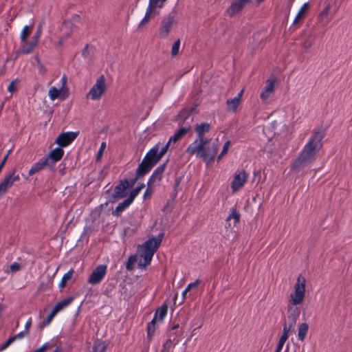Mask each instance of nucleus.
<instances>
[{
	"mask_svg": "<svg viewBox=\"0 0 352 352\" xmlns=\"http://www.w3.org/2000/svg\"><path fill=\"white\" fill-rule=\"evenodd\" d=\"M164 234L161 233L157 238L153 237L138 248V254L129 258L126 265L128 270H132L133 265L137 263L140 267H145L151 263L154 254L160 247Z\"/></svg>",
	"mask_w": 352,
	"mask_h": 352,
	"instance_id": "nucleus-1",
	"label": "nucleus"
},
{
	"mask_svg": "<svg viewBox=\"0 0 352 352\" xmlns=\"http://www.w3.org/2000/svg\"><path fill=\"white\" fill-rule=\"evenodd\" d=\"M324 135V131L322 130H318L314 133L299 157L293 163L294 168H298L315 160L316 153L322 148V140Z\"/></svg>",
	"mask_w": 352,
	"mask_h": 352,
	"instance_id": "nucleus-2",
	"label": "nucleus"
},
{
	"mask_svg": "<svg viewBox=\"0 0 352 352\" xmlns=\"http://www.w3.org/2000/svg\"><path fill=\"white\" fill-rule=\"evenodd\" d=\"M168 150H164V146H163L160 151V144H157L149 151L142 162L140 164L137 170L138 176L142 177L147 173L160 161Z\"/></svg>",
	"mask_w": 352,
	"mask_h": 352,
	"instance_id": "nucleus-3",
	"label": "nucleus"
},
{
	"mask_svg": "<svg viewBox=\"0 0 352 352\" xmlns=\"http://www.w3.org/2000/svg\"><path fill=\"white\" fill-rule=\"evenodd\" d=\"M306 283V278L303 276L299 275L297 277L294 289L289 296L287 307H298L302 304L305 297Z\"/></svg>",
	"mask_w": 352,
	"mask_h": 352,
	"instance_id": "nucleus-4",
	"label": "nucleus"
},
{
	"mask_svg": "<svg viewBox=\"0 0 352 352\" xmlns=\"http://www.w3.org/2000/svg\"><path fill=\"white\" fill-rule=\"evenodd\" d=\"M177 24V20L175 16L168 15L164 17L161 23L159 29V36L162 38H167L172 29Z\"/></svg>",
	"mask_w": 352,
	"mask_h": 352,
	"instance_id": "nucleus-5",
	"label": "nucleus"
},
{
	"mask_svg": "<svg viewBox=\"0 0 352 352\" xmlns=\"http://www.w3.org/2000/svg\"><path fill=\"white\" fill-rule=\"evenodd\" d=\"M105 78L102 75L96 81V84L91 87L89 92L87 94L86 98L95 100L100 98L101 96L107 90Z\"/></svg>",
	"mask_w": 352,
	"mask_h": 352,
	"instance_id": "nucleus-6",
	"label": "nucleus"
},
{
	"mask_svg": "<svg viewBox=\"0 0 352 352\" xmlns=\"http://www.w3.org/2000/svg\"><path fill=\"white\" fill-rule=\"evenodd\" d=\"M191 131L192 128L190 126L180 127L175 131L174 135L170 138L168 142L164 146V150L175 148L177 143Z\"/></svg>",
	"mask_w": 352,
	"mask_h": 352,
	"instance_id": "nucleus-7",
	"label": "nucleus"
},
{
	"mask_svg": "<svg viewBox=\"0 0 352 352\" xmlns=\"http://www.w3.org/2000/svg\"><path fill=\"white\" fill-rule=\"evenodd\" d=\"M209 143L208 139L197 138L192 143H191L186 149V153L193 155H195L197 157L201 158V155L204 153L205 146Z\"/></svg>",
	"mask_w": 352,
	"mask_h": 352,
	"instance_id": "nucleus-8",
	"label": "nucleus"
},
{
	"mask_svg": "<svg viewBox=\"0 0 352 352\" xmlns=\"http://www.w3.org/2000/svg\"><path fill=\"white\" fill-rule=\"evenodd\" d=\"M248 179V174L244 170H237L233 176V180L231 182V189L232 193H236L241 190L246 184Z\"/></svg>",
	"mask_w": 352,
	"mask_h": 352,
	"instance_id": "nucleus-9",
	"label": "nucleus"
},
{
	"mask_svg": "<svg viewBox=\"0 0 352 352\" xmlns=\"http://www.w3.org/2000/svg\"><path fill=\"white\" fill-rule=\"evenodd\" d=\"M74 300V297L69 296L65 298L63 300L58 302L53 308L50 314L47 316L46 319H45L43 322L40 324V327L43 328L45 325H47L50 323L52 318L55 316V315L62 310L63 308L69 305Z\"/></svg>",
	"mask_w": 352,
	"mask_h": 352,
	"instance_id": "nucleus-10",
	"label": "nucleus"
},
{
	"mask_svg": "<svg viewBox=\"0 0 352 352\" xmlns=\"http://www.w3.org/2000/svg\"><path fill=\"white\" fill-rule=\"evenodd\" d=\"M299 315L300 309L298 307L291 306V307H287V318L285 321L283 330L294 329Z\"/></svg>",
	"mask_w": 352,
	"mask_h": 352,
	"instance_id": "nucleus-11",
	"label": "nucleus"
},
{
	"mask_svg": "<svg viewBox=\"0 0 352 352\" xmlns=\"http://www.w3.org/2000/svg\"><path fill=\"white\" fill-rule=\"evenodd\" d=\"M137 179L132 180L131 182L127 179L121 180L120 184L115 187L114 194L113 197L115 199H122L126 196V190L132 187L136 182Z\"/></svg>",
	"mask_w": 352,
	"mask_h": 352,
	"instance_id": "nucleus-12",
	"label": "nucleus"
},
{
	"mask_svg": "<svg viewBox=\"0 0 352 352\" xmlns=\"http://www.w3.org/2000/svg\"><path fill=\"white\" fill-rule=\"evenodd\" d=\"M107 267L105 265H100L92 272L89 277L88 283L91 285L100 283L107 273Z\"/></svg>",
	"mask_w": 352,
	"mask_h": 352,
	"instance_id": "nucleus-13",
	"label": "nucleus"
},
{
	"mask_svg": "<svg viewBox=\"0 0 352 352\" xmlns=\"http://www.w3.org/2000/svg\"><path fill=\"white\" fill-rule=\"evenodd\" d=\"M167 311L168 305L166 304H163L160 307L157 308L156 309L153 319L148 324V330H151V329L156 328V324L163 321L164 318L167 314Z\"/></svg>",
	"mask_w": 352,
	"mask_h": 352,
	"instance_id": "nucleus-14",
	"label": "nucleus"
},
{
	"mask_svg": "<svg viewBox=\"0 0 352 352\" xmlns=\"http://www.w3.org/2000/svg\"><path fill=\"white\" fill-rule=\"evenodd\" d=\"M78 133L66 132L61 133L56 138L55 142L61 147H65L70 144L77 137Z\"/></svg>",
	"mask_w": 352,
	"mask_h": 352,
	"instance_id": "nucleus-15",
	"label": "nucleus"
},
{
	"mask_svg": "<svg viewBox=\"0 0 352 352\" xmlns=\"http://www.w3.org/2000/svg\"><path fill=\"white\" fill-rule=\"evenodd\" d=\"M276 79L274 78L267 79L265 85L260 94V98L263 102H266L267 99L274 93Z\"/></svg>",
	"mask_w": 352,
	"mask_h": 352,
	"instance_id": "nucleus-16",
	"label": "nucleus"
},
{
	"mask_svg": "<svg viewBox=\"0 0 352 352\" xmlns=\"http://www.w3.org/2000/svg\"><path fill=\"white\" fill-rule=\"evenodd\" d=\"M19 179V175H15V170L8 175L3 181L0 184V197L4 194L9 186H12L13 183Z\"/></svg>",
	"mask_w": 352,
	"mask_h": 352,
	"instance_id": "nucleus-17",
	"label": "nucleus"
},
{
	"mask_svg": "<svg viewBox=\"0 0 352 352\" xmlns=\"http://www.w3.org/2000/svg\"><path fill=\"white\" fill-rule=\"evenodd\" d=\"M218 148L219 145L216 143L212 144H208L205 146L204 153L201 155V158L208 162L213 161L217 155Z\"/></svg>",
	"mask_w": 352,
	"mask_h": 352,
	"instance_id": "nucleus-18",
	"label": "nucleus"
},
{
	"mask_svg": "<svg viewBox=\"0 0 352 352\" xmlns=\"http://www.w3.org/2000/svg\"><path fill=\"white\" fill-rule=\"evenodd\" d=\"M248 2V0H239L233 2L227 9V14L231 17L236 15L243 9Z\"/></svg>",
	"mask_w": 352,
	"mask_h": 352,
	"instance_id": "nucleus-19",
	"label": "nucleus"
},
{
	"mask_svg": "<svg viewBox=\"0 0 352 352\" xmlns=\"http://www.w3.org/2000/svg\"><path fill=\"white\" fill-rule=\"evenodd\" d=\"M166 164H164L160 166L153 173L148 182V186H153L157 183H159L162 177V174L165 170Z\"/></svg>",
	"mask_w": 352,
	"mask_h": 352,
	"instance_id": "nucleus-20",
	"label": "nucleus"
},
{
	"mask_svg": "<svg viewBox=\"0 0 352 352\" xmlns=\"http://www.w3.org/2000/svg\"><path fill=\"white\" fill-rule=\"evenodd\" d=\"M331 10V5L328 4L326 7L319 13L318 16V22L322 26H326L331 21V16L329 12Z\"/></svg>",
	"mask_w": 352,
	"mask_h": 352,
	"instance_id": "nucleus-21",
	"label": "nucleus"
},
{
	"mask_svg": "<svg viewBox=\"0 0 352 352\" xmlns=\"http://www.w3.org/2000/svg\"><path fill=\"white\" fill-rule=\"evenodd\" d=\"M210 129V124L208 123H201L196 125L195 130L197 133V138L206 139L204 134L208 133Z\"/></svg>",
	"mask_w": 352,
	"mask_h": 352,
	"instance_id": "nucleus-22",
	"label": "nucleus"
},
{
	"mask_svg": "<svg viewBox=\"0 0 352 352\" xmlns=\"http://www.w3.org/2000/svg\"><path fill=\"white\" fill-rule=\"evenodd\" d=\"M309 8V4L308 3H305L303 4V6L300 8V10L298 11L297 15L296 16L294 21V25H297L301 20H302L306 14L308 12Z\"/></svg>",
	"mask_w": 352,
	"mask_h": 352,
	"instance_id": "nucleus-23",
	"label": "nucleus"
},
{
	"mask_svg": "<svg viewBox=\"0 0 352 352\" xmlns=\"http://www.w3.org/2000/svg\"><path fill=\"white\" fill-rule=\"evenodd\" d=\"M38 45L36 41H34L33 39L30 42H24V44L20 48L19 52L21 54H28L30 53Z\"/></svg>",
	"mask_w": 352,
	"mask_h": 352,
	"instance_id": "nucleus-24",
	"label": "nucleus"
},
{
	"mask_svg": "<svg viewBox=\"0 0 352 352\" xmlns=\"http://www.w3.org/2000/svg\"><path fill=\"white\" fill-rule=\"evenodd\" d=\"M47 162L48 158H45L41 162L36 163L29 170V176L35 174L36 173L38 172L39 170L45 168L47 165Z\"/></svg>",
	"mask_w": 352,
	"mask_h": 352,
	"instance_id": "nucleus-25",
	"label": "nucleus"
},
{
	"mask_svg": "<svg viewBox=\"0 0 352 352\" xmlns=\"http://www.w3.org/2000/svg\"><path fill=\"white\" fill-rule=\"evenodd\" d=\"M131 204L132 201H131V200H129V199H126V200L118 204L116 208L113 211V214L117 217L120 216L122 214V212L124 210H126Z\"/></svg>",
	"mask_w": 352,
	"mask_h": 352,
	"instance_id": "nucleus-26",
	"label": "nucleus"
},
{
	"mask_svg": "<svg viewBox=\"0 0 352 352\" xmlns=\"http://www.w3.org/2000/svg\"><path fill=\"white\" fill-rule=\"evenodd\" d=\"M64 155V151L61 148H56L52 150L46 158L51 159L54 162H58L61 160Z\"/></svg>",
	"mask_w": 352,
	"mask_h": 352,
	"instance_id": "nucleus-27",
	"label": "nucleus"
},
{
	"mask_svg": "<svg viewBox=\"0 0 352 352\" xmlns=\"http://www.w3.org/2000/svg\"><path fill=\"white\" fill-rule=\"evenodd\" d=\"M28 331L23 332L21 331L17 335H15L14 336L10 337L9 339H8L0 347V351H3L6 349L7 347H8L14 341L16 340L17 338H22L28 334Z\"/></svg>",
	"mask_w": 352,
	"mask_h": 352,
	"instance_id": "nucleus-28",
	"label": "nucleus"
},
{
	"mask_svg": "<svg viewBox=\"0 0 352 352\" xmlns=\"http://www.w3.org/2000/svg\"><path fill=\"white\" fill-rule=\"evenodd\" d=\"M165 1V0H149L148 9L157 14L158 12L157 9L162 8Z\"/></svg>",
	"mask_w": 352,
	"mask_h": 352,
	"instance_id": "nucleus-29",
	"label": "nucleus"
},
{
	"mask_svg": "<svg viewBox=\"0 0 352 352\" xmlns=\"http://www.w3.org/2000/svg\"><path fill=\"white\" fill-rule=\"evenodd\" d=\"M81 17L78 14H74L72 18L64 22V25L67 28L77 27L81 23Z\"/></svg>",
	"mask_w": 352,
	"mask_h": 352,
	"instance_id": "nucleus-30",
	"label": "nucleus"
},
{
	"mask_svg": "<svg viewBox=\"0 0 352 352\" xmlns=\"http://www.w3.org/2000/svg\"><path fill=\"white\" fill-rule=\"evenodd\" d=\"M107 344L98 338L95 341L92 351L91 352H105Z\"/></svg>",
	"mask_w": 352,
	"mask_h": 352,
	"instance_id": "nucleus-31",
	"label": "nucleus"
},
{
	"mask_svg": "<svg viewBox=\"0 0 352 352\" xmlns=\"http://www.w3.org/2000/svg\"><path fill=\"white\" fill-rule=\"evenodd\" d=\"M156 15H157V13H155L153 11H151L147 8V10H146V14H145L144 19L141 21V22L139 24V28H142V27L145 26L148 23V21L151 19L154 18Z\"/></svg>",
	"mask_w": 352,
	"mask_h": 352,
	"instance_id": "nucleus-32",
	"label": "nucleus"
},
{
	"mask_svg": "<svg viewBox=\"0 0 352 352\" xmlns=\"http://www.w3.org/2000/svg\"><path fill=\"white\" fill-rule=\"evenodd\" d=\"M61 81H62V87H60L61 91H62L61 96L63 98H66L68 97L69 92V89L67 87V77L65 74H64L63 76Z\"/></svg>",
	"mask_w": 352,
	"mask_h": 352,
	"instance_id": "nucleus-33",
	"label": "nucleus"
},
{
	"mask_svg": "<svg viewBox=\"0 0 352 352\" xmlns=\"http://www.w3.org/2000/svg\"><path fill=\"white\" fill-rule=\"evenodd\" d=\"M240 102H241V100H239V98H236V97L228 100H227L228 109L229 111H235L236 110V108L239 106Z\"/></svg>",
	"mask_w": 352,
	"mask_h": 352,
	"instance_id": "nucleus-34",
	"label": "nucleus"
},
{
	"mask_svg": "<svg viewBox=\"0 0 352 352\" xmlns=\"http://www.w3.org/2000/svg\"><path fill=\"white\" fill-rule=\"evenodd\" d=\"M61 93H62L61 88L60 89H58L56 87H52L49 90V96H50L51 100H54L57 98H59L61 100H64L65 98H63L61 96Z\"/></svg>",
	"mask_w": 352,
	"mask_h": 352,
	"instance_id": "nucleus-35",
	"label": "nucleus"
},
{
	"mask_svg": "<svg viewBox=\"0 0 352 352\" xmlns=\"http://www.w3.org/2000/svg\"><path fill=\"white\" fill-rule=\"evenodd\" d=\"M74 272V269H70L62 278V280L60 283V287L61 289L64 288L66 285L67 281L70 280L72 278L73 274Z\"/></svg>",
	"mask_w": 352,
	"mask_h": 352,
	"instance_id": "nucleus-36",
	"label": "nucleus"
},
{
	"mask_svg": "<svg viewBox=\"0 0 352 352\" xmlns=\"http://www.w3.org/2000/svg\"><path fill=\"white\" fill-rule=\"evenodd\" d=\"M240 214L237 211L236 208H232L230 210V214L228 216L227 221H230V219H233L234 220L235 223H237L240 221Z\"/></svg>",
	"mask_w": 352,
	"mask_h": 352,
	"instance_id": "nucleus-37",
	"label": "nucleus"
},
{
	"mask_svg": "<svg viewBox=\"0 0 352 352\" xmlns=\"http://www.w3.org/2000/svg\"><path fill=\"white\" fill-rule=\"evenodd\" d=\"M32 29V26H25L21 34V39L23 42L26 41L28 36L30 35Z\"/></svg>",
	"mask_w": 352,
	"mask_h": 352,
	"instance_id": "nucleus-38",
	"label": "nucleus"
},
{
	"mask_svg": "<svg viewBox=\"0 0 352 352\" xmlns=\"http://www.w3.org/2000/svg\"><path fill=\"white\" fill-rule=\"evenodd\" d=\"M180 47V40L177 39L173 45L171 49V55L173 57L177 56L179 54Z\"/></svg>",
	"mask_w": 352,
	"mask_h": 352,
	"instance_id": "nucleus-39",
	"label": "nucleus"
},
{
	"mask_svg": "<svg viewBox=\"0 0 352 352\" xmlns=\"http://www.w3.org/2000/svg\"><path fill=\"white\" fill-rule=\"evenodd\" d=\"M287 338H288V332L284 331V333L282 334V336L280 338V340L278 342L276 349L281 351V349H282L284 344L285 343L286 340H287Z\"/></svg>",
	"mask_w": 352,
	"mask_h": 352,
	"instance_id": "nucleus-40",
	"label": "nucleus"
},
{
	"mask_svg": "<svg viewBox=\"0 0 352 352\" xmlns=\"http://www.w3.org/2000/svg\"><path fill=\"white\" fill-rule=\"evenodd\" d=\"M230 140H228L223 145V149L221 152V153L219 154V155L218 156V161L221 160L223 157L228 153V149L230 148Z\"/></svg>",
	"mask_w": 352,
	"mask_h": 352,
	"instance_id": "nucleus-41",
	"label": "nucleus"
},
{
	"mask_svg": "<svg viewBox=\"0 0 352 352\" xmlns=\"http://www.w3.org/2000/svg\"><path fill=\"white\" fill-rule=\"evenodd\" d=\"M314 40L311 37H308L304 42L302 43V47L305 50H309L311 47L313 45Z\"/></svg>",
	"mask_w": 352,
	"mask_h": 352,
	"instance_id": "nucleus-42",
	"label": "nucleus"
},
{
	"mask_svg": "<svg viewBox=\"0 0 352 352\" xmlns=\"http://www.w3.org/2000/svg\"><path fill=\"white\" fill-rule=\"evenodd\" d=\"M17 83H18V80L17 79H15V80H12L10 83V85H9V86L8 87V91L10 92H14V91H16V89H17V87H16Z\"/></svg>",
	"mask_w": 352,
	"mask_h": 352,
	"instance_id": "nucleus-43",
	"label": "nucleus"
},
{
	"mask_svg": "<svg viewBox=\"0 0 352 352\" xmlns=\"http://www.w3.org/2000/svg\"><path fill=\"white\" fill-rule=\"evenodd\" d=\"M41 32H42V28L40 25L38 27L36 32L35 33V34L32 37V39H33L34 41H36V43H38V39L41 34Z\"/></svg>",
	"mask_w": 352,
	"mask_h": 352,
	"instance_id": "nucleus-44",
	"label": "nucleus"
},
{
	"mask_svg": "<svg viewBox=\"0 0 352 352\" xmlns=\"http://www.w3.org/2000/svg\"><path fill=\"white\" fill-rule=\"evenodd\" d=\"M139 194V192L137 190L136 188H134L130 193V195L129 197H128V199L129 200H131V201H133L134 199L135 198V197Z\"/></svg>",
	"mask_w": 352,
	"mask_h": 352,
	"instance_id": "nucleus-45",
	"label": "nucleus"
},
{
	"mask_svg": "<svg viewBox=\"0 0 352 352\" xmlns=\"http://www.w3.org/2000/svg\"><path fill=\"white\" fill-rule=\"evenodd\" d=\"M152 193H153V186H148V188L146 189V190L144 193V199L150 198L151 197Z\"/></svg>",
	"mask_w": 352,
	"mask_h": 352,
	"instance_id": "nucleus-46",
	"label": "nucleus"
},
{
	"mask_svg": "<svg viewBox=\"0 0 352 352\" xmlns=\"http://www.w3.org/2000/svg\"><path fill=\"white\" fill-rule=\"evenodd\" d=\"M199 283V280H197L195 282L190 283L186 287V291H190V289L197 287Z\"/></svg>",
	"mask_w": 352,
	"mask_h": 352,
	"instance_id": "nucleus-47",
	"label": "nucleus"
},
{
	"mask_svg": "<svg viewBox=\"0 0 352 352\" xmlns=\"http://www.w3.org/2000/svg\"><path fill=\"white\" fill-rule=\"evenodd\" d=\"M21 268V266L17 263H14L10 266V270L12 272H16L19 271Z\"/></svg>",
	"mask_w": 352,
	"mask_h": 352,
	"instance_id": "nucleus-48",
	"label": "nucleus"
},
{
	"mask_svg": "<svg viewBox=\"0 0 352 352\" xmlns=\"http://www.w3.org/2000/svg\"><path fill=\"white\" fill-rule=\"evenodd\" d=\"M48 348V344H45L44 345H43L42 346L39 347L38 349H37L36 351H34V352H43L45 351Z\"/></svg>",
	"mask_w": 352,
	"mask_h": 352,
	"instance_id": "nucleus-49",
	"label": "nucleus"
},
{
	"mask_svg": "<svg viewBox=\"0 0 352 352\" xmlns=\"http://www.w3.org/2000/svg\"><path fill=\"white\" fill-rule=\"evenodd\" d=\"M48 348V344H45L44 345H43L42 346L39 347L38 349H37L36 351H34V352H43L45 351Z\"/></svg>",
	"mask_w": 352,
	"mask_h": 352,
	"instance_id": "nucleus-50",
	"label": "nucleus"
},
{
	"mask_svg": "<svg viewBox=\"0 0 352 352\" xmlns=\"http://www.w3.org/2000/svg\"><path fill=\"white\" fill-rule=\"evenodd\" d=\"M48 348V344H45L44 345H43L42 346L39 347L38 349H37L36 351H34V352H43L45 351Z\"/></svg>",
	"mask_w": 352,
	"mask_h": 352,
	"instance_id": "nucleus-51",
	"label": "nucleus"
},
{
	"mask_svg": "<svg viewBox=\"0 0 352 352\" xmlns=\"http://www.w3.org/2000/svg\"><path fill=\"white\" fill-rule=\"evenodd\" d=\"M48 348V344H45L44 345H43L42 346L39 347L38 349H37L36 351H34V352H43L45 351Z\"/></svg>",
	"mask_w": 352,
	"mask_h": 352,
	"instance_id": "nucleus-52",
	"label": "nucleus"
},
{
	"mask_svg": "<svg viewBox=\"0 0 352 352\" xmlns=\"http://www.w3.org/2000/svg\"><path fill=\"white\" fill-rule=\"evenodd\" d=\"M306 332L305 331H299L298 333V338L300 340H303L305 338Z\"/></svg>",
	"mask_w": 352,
	"mask_h": 352,
	"instance_id": "nucleus-53",
	"label": "nucleus"
},
{
	"mask_svg": "<svg viewBox=\"0 0 352 352\" xmlns=\"http://www.w3.org/2000/svg\"><path fill=\"white\" fill-rule=\"evenodd\" d=\"M309 328V326L307 323H302L300 326H299V329L298 330H307Z\"/></svg>",
	"mask_w": 352,
	"mask_h": 352,
	"instance_id": "nucleus-54",
	"label": "nucleus"
},
{
	"mask_svg": "<svg viewBox=\"0 0 352 352\" xmlns=\"http://www.w3.org/2000/svg\"><path fill=\"white\" fill-rule=\"evenodd\" d=\"M31 323H32L31 318H29V319L25 322V330H28V329L30 328Z\"/></svg>",
	"mask_w": 352,
	"mask_h": 352,
	"instance_id": "nucleus-55",
	"label": "nucleus"
},
{
	"mask_svg": "<svg viewBox=\"0 0 352 352\" xmlns=\"http://www.w3.org/2000/svg\"><path fill=\"white\" fill-rule=\"evenodd\" d=\"M103 151L102 150H99L98 151V155H97V157H96V162H99L100 161L101 158H102V154H103Z\"/></svg>",
	"mask_w": 352,
	"mask_h": 352,
	"instance_id": "nucleus-56",
	"label": "nucleus"
},
{
	"mask_svg": "<svg viewBox=\"0 0 352 352\" xmlns=\"http://www.w3.org/2000/svg\"><path fill=\"white\" fill-rule=\"evenodd\" d=\"M89 53V49H88V45H86L85 48L84 49L82 52L83 56H87Z\"/></svg>",
	"mask_w": 352,
	"mask_h": 352,
	"instance_id": "nucleus-57",
	"label": "nucleus"
},
{
	"mask_svg": "<svg viewBox=\"0 0 352 352\" xmlns=\"http://www.w3.org/2000/svg\"><path fill=\"white\" fill-rule=\"evenodd\" d=\"M177 328H182V329H184V327L183 325H180L179 323L177 324H175L173 326V329H176Z\"/></svg>",
	"mask_w": 352,
	"mask_h": 352,
	"instance_id": "nucleus-58",
	"label": "nucleus"
},
{
	"mask_svg": "<svg viewBox=\"0 0 352 352\" xmlns=\"http://www.w3.org/2000/svg\"><path fill=\"white\" fill-rule=\"evenodd\" d=\"M36 60H37V63H38V65H39L40 69H43V71L45 72L44 67H43V65L41 63L40 60H39V58H38V57H36Z\"/></svg>",
	"mask_w": 352,
	"mask_h": 352,
	"instance_id": "nucleus-59",
	"label": "nucleus"
},
{
	"mask_svg": "<svg viewBox=\"0 0 352 352\" xmlns=\"http://www.w3.org/2000/svg\"><path fill=\"white\" fill-rule=\"evenodd\" d=\"M105 148H106V142H102V143L101 144V146H100V149H99V150H102V151H104V150L105 149Z\"/></svg>",
	"mask_w": 352,
	"mask_h": 352,
	"instance_id": "nucleus-60",
	"label": "nucleus"
},
{
	"mask_svg": "<svg viewBox=\"0 0 352 352\" xmlns=\"http://www.w3.org/2000/svg\"><path fill=\"white\" fill-rule=\"evenodd\" d=\"M243 94V89L241 91V92H239L238 96L236 98H239V100H241V96Z\"/></svg>",
	"mask_w": 352,
	"mask_h": 352,
	"instance_id": "nucleus-61",
	"label": "nucleus"
},
{
	"mask_svg": "<svg viewBox=\"0 0 352 352\" xmlns=\"http://www.w3.org/2000/svg\"><path fill=\"white\" fill-rule=\"evenodd\" d=\"M189 291H186V289L184 291L182 295H183V297L184 298H186V294Z\"/></svg>",
	"mask_w": 352,
	"mask_h": 352,
	"instance_id": "nucleus-62",
	"label": "nucleus"
},
{
	"mask_svg": "<svg viewBox=\"0 0 352 352\" xmlns=\"http://www.w3.org/2000/svg\"><path fill=\"white\" fill-rule=\"evenodd\" d=\"M63 42V38H61V39L58 41V45L59 46L62 45Z\"/></svg>",
	"mask_w": 352,
	"mask_h": 352,
	"instance_id": "nucleus-63",
	"label": "nucleus"
},
{
	"mask_svg": "<svg viewBox=\"0 0 352 352\" xmlns=\"http://www.w3.org/2000/svg\"><path fill=\"white\" fill-rule=\"evenodd\" d=\"M53 352H60V350L58 348H57Z\"/></svg>",
	"mask_w": 352,
	"mask_h": 352,
	"instance_id": "nucleus-64",
	"label": "nucleus"
}]
</instances>
